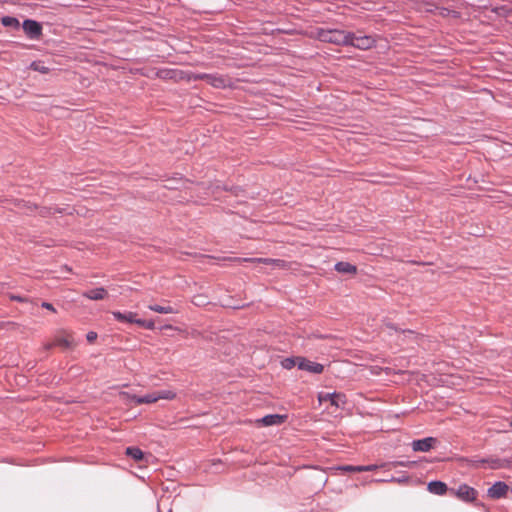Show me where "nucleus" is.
Returning <instances> with one entry per match:
<instances>
[{
  "label": "nucleus",
  "mask_w": 512,
  "mask_h": 512,
  "mask_svg": "<svg viewBox=\"0 0 512 512\" xmlns=\"http://www.w3.org/2000/svg\"><path fill=\"white\" fill-rule=\"evenodd\" d=\"M121 396L126 398L130 403L140 405V404H152L161 399L173 400L176 398V393L172 390H161V391L148 393L144 396H137V395H131L129 393L124 392L121 394Z\"/></svg>",
  "instance_id": "1"
},
{
  "label": "nucleus",
  "mask_w": 512,
  "mask_h": 512,
  "mask_svg": "<svg viewBox=\"0 0 512 512\" xmlns=\"http://www.w3.org/2000/svg\"><path fill=\"white\" fill-rule=\"evenodd\" d=\"M190 80H205L208 84L215 88H225L231 84L230 78L219 74H191V77L188 78V81Z\"/></svg>",
  "instance_id": "2"
},
{
  "label": "nucleus",
  "mask_w": 512,
  "mask_h": 512,
  "mask_svg": "<svg viewBox=\"0 0 512 512\" xmlns=\"http://www.w3.org/2000/svg\"><path fill=\"white\" fill-rule=\"evenodd\" d=\"M352 39V32H345L342 30L328 31L324 36L323 40L337 44V45H349Z\"/></svg>",
  "instance_id": "3"
},
{
  "label": "nucleus",
  "mask_w": 512,
  "mask_h": 512,
  "mask_svg": "<svg viewBox=\"0 0 512 512\" xmlns=\"http://www.w3.org/2000/svg\"><path fill=\"white\" fill-rule=\"evenodd\" d=\"M156 76L158 78L164 79V80L180 81V80H188V78L191 77V74L186 73L179 69L164 68V69L157 70Z\"/></svg>",
  "instance_id": "4"
},
{
  "label": "nucleus",
  "mask_w": 512,
  "mask_h": 512,
  "mask_svg": "<svg viewBox=\"0 0 512 512\" xmlns=\"http://www.w3.org/2000/svg\"><path fill=\"white\" fill-rule=\"evenodd\" d=\"M449 492L465 502H472L477 497V491L466 484L460 485L457 489L451 488Z\"/></svg>",
  "instance_id": "5"
},
{
  "label": "nucleus",
  "mask_w": 512,
  "mask_h": 512,
  "mask_svg": "<svg viewBox=\"0 0 512 512\" xmlns=\"http://www.w3.org/2000/svg\"><path fill=\"white\" fill-rule=\"evenodd\" d=\"M318 400L320 403L329 401L336 408H344L347 403L346 396L342 393H319Z\"/></svg>",
  "instance_id": "6"
},
{
  "label": "nucleus",
  "mask_w": 512,
  "mask_h": 512,
  "mask_svg": "<svg viewBox=\"0 0 512 512\" xmlns=\"http://www.w3.org/2000/svg\"><path fill=\"white\" fill-rule=\"evenodd\" d=\"M375 42V39L370 35H357L352 33V39L349 42V45L358 49L366 50L373 47Z\"/></svg>",
  "instance_id": "7"
},
{
  "label": "nucleus",
  "mask_w": 512,
  "mask_h": 512,
  "mask_svg": "<svg viewBox=\"0 0 512 512\" xmlns=\"http://www.w3.org/2000/svg\"><path fill=\"white\" fill-rule=\"evenodd\" d=\"M237 262H252V263H263L266 265H270L274 268H285L286 263L281 259H271V258H235Z\"/></svg>",
  "instance_id": "8"
},
{
  "label": "nucleus",
  "mask_w": 512,
  "mask_h": 512,
  "mask_svg": "<svg viewBox=\"0 0 512 512\" xmlns=\"http://www.w3.org/2000/svg\"><path fill=\"white\" fill-rule=\"evenodd\" d=\"M57 345L66 349H70L75 347L76 343L71 334L64 332L61 335H58L53 343H49L45 346L46 349H50L52 346Z\"/></svg>",
  "instance_id": "9"
},
{
  "label": "nucleus",
  "mask_w": 512,
  "mask_h": 512,
  "mask_svg": "<svg viewBox=\"0 0 512 512\" xmlns=\"http://www.w3.org/2000/svg\"><path fill=\"white\" fill-rule=\"evenodd\" d=\"M23 30L31 39H37L42 34V27L40 23L30 19H27L23 22Z\"/></svg>",
  "instance_id": "10"
},
{
  "label": "nucleus",
  "mask_w": 512,
  "mask_h": 512,
  "mask_svg": "<svg viewBox=\"0 0 512 512\" xmlns=\"http://www.w3.org/2000/svg\"><path fill=\"white\" fill-rule=\"evenodd\" d=\"M298 368L314 374H321L324 370V366L322 364L310 361L304 357H300Z\"/></svg>",
  "instance_id": "11"
},
{
  "label": "nucleus",
  "mask_w": 512,
  "mask_h": 512,
  "mask_svg": "<svg viewBox=\"0 0 512 512\" xmlns=\"http://www.w3.org/2000/svg\"><path fill=\"white\" fill-rule=\"evenodd\" d=\"M437 443V439L433 437H427L424 439L414 440L412 442V448L414 451L428 452Z\"/></svg>",
  "instance_id": "12"
},
{
  "label": "nucleus",
  "mask_w": 512,
  "mask_h": 512,
  "mask_svg": "<svg viewBox=\"0 0 512 512\" xmlns=\"http://www.w3.org/2000/svg\"><path fill=\"white\" fill-rule=\"evenodd\" d=\"M509 487L504 482H496L488 489V496L492 499H499L506 495Z\"/></svg>",
  "instance_id": "13"
},
{
  "label": "nucleus",
  "mask_w": 512,
  "mask_h": 512,
  "mask_svg": "<svg viewBox=\"0 0 512 512\" xmlns=\"http://www.w3.org/2000/svg\"><path fill=\"white\" fill-rule=\"evenodd\" d=\"M285 419H286V416H284V415L270 414V415L264 416L261 419H258L256 422L263 426H273V425L282 424L285 421Z\"/></svg>",
  "instance_id": "14"
},
{
  "label": "nucleus",
  "mask_w": 512,
  "mask_h": 512,
  "mask_svg": "<svg viewBox=\"0 0 512 512\" xmlns=\"http://www.w3.org/2000/svg\"><path fill=\"white\" fill-rule=\"evenodd\" d=\"M82 295H83V297L90 299V300H103V299L107 298L108 292L105 288L98 287V288L86 291Z\"/></svg>",
  "instance_id": "15"
},
{
  "label": "nucleus",
  "mask_w": 512,
  "mask_h": 512,
  "mask_svg": "<svg viewBox=\"0 0 512 512\" xmlns=\"http://www.w3.org/2000/svg\"><path fill=\"white\" fill-rule=\"evenodd\" d=\"M427 490L435 495H444L448 491V487L442 481H431L427 485Z\"/></svg>",
  "instance_id": "16"
},
{
  "label": "nucleus",
  "mask_w": 512,
  "mask_h": 512,
  "mask_svg": "<svg viewBox=\"0 0 512 512\" xmlns=\"http://www.w3.org/2000/svg\"><path fill=\"white\" fill-rule=\"evenodd\" d=\"M335 270L343 274H356L357 267L348 262L341 261L335 264Z\"/></svg>",
  "instance_id": "17"
},
{
  "label": "nucleus",
  "mask_w": 512,
  "mask_h": 512,
  "mask_svg": "<svg viewBox=\"0 0 512 512\" xmlns=\"http://www.w3.org/2000/svg\"><path fill=\"white\" fill-rule=\"evenodd\" d=\"M34 209H37L39 212V215L42 216V217H48L54 213H63L65 211V209H61V208H52V207H41V208H38L36 206H33ZM27 209L29 211H32V206L31 205H28L27 206Z\"/></svg>",
  "instance_id": "18"
},
{
  "label": "nucleus",
  "mask_w": 512,
  "mask_h": 512,
  "mask_svg": "<svg viewBox=\"0 0 512 512\" xmlns=\"http://www.w3.org/2000/svg\"><path fill=\"white\" fill-rule=\"evenodd\" d=\"M112 315L117 321L132 323L136 321V314L133 312L122 313L119 311L112 312Z\"/></svg>",
  "instance_id": "19"
},
{
  "label": "nucleus",
  "mask_w": 512,
  "mask_h": 512,
  "mask_svg": "<svg viewBox=\"0 0 512 512\" xmlns=\"http://www.w3.org/2000/svg\"><path fill=\"white\" fill-rule=\"evenodd\" d=\"M148 308L151 310V311H154V312H157V313H162V314H174V313H178L179 310L170 306V305H167V306H161V305H157V304H154V305H149Z\"/></svg>",
  "instance_id": "20"
},
{
  "label": "nucleus",
  "mask_w": 512,
  "mask_h": 512,
  "mask_svg": "<svg viewBox=\"0 0 512 512\" xmlns=\"http://www.w3.org/2000/svg\"><path fill=\"white\" fill-rule=\"evenodd\" d=\"M126 455L130 456L131 458H133L136 461L142 460L143 456H144L143 452L139 448H136V447H128L126 449Z\"/></svg>",
  "instance_id": "21"
},
{
  "label": "nucleus",
  "mask_w": 512,
  "mask_h": 512,
  "mask_svg": "<svg viewBox=\"0 0 512 512\" xmlns=\"http://www.w3.org/2000/svg\"><path fill=\"white\" fill-rule=\"evenodd\" d=\"M299 359L300 357L285 358L281 362L282 367L285 369H292L295 366L299 367Z\"/></svg>",
  "instance_id": "22"
},
{
  "label": "nucleus",
  "mask_w": 512,
  "mask_h": 512,
  "mask_svg": "<svg viewBox=\"0 0 512 512\" xmlns=\"http://www.w3.org/2000/svg\"><path fill=\"white\" fill-rule=\"evenodd\" d=\"M1 22L6 27L19 28V26H20L19 20L15 17H10V16L3 17Z\"/></svg>",
  "instance_id": "23"
},
{
  "label": "nucleus",
  "mask_w": 512,
  "mask_h": 512,
  "mask_svg": "<svg viewBox=\"0 0 512 512\" xmlns=\"http://www.w3.org/2000/svg\"><path fill=\"white\" fill-rule=\"evenodd\" d=\"M192 303L196 306H205L207 305L209 302H208V299H207V296L203 295V294H198V295H195L193 298H192Z\"/></svg>",
  "instance_id": "24"
},
{
  "label": "nucleus",
  "mask_w": 512,
  "mask_h": 512,
  "mask_svg": "<svg viewBox=\"0 0 512 512\" xmlns=\"http://www.w3.org/2000/svg\"><path fill=\"white\" fill-rule=\"evenodd\" d=\"M31 69H33L34 71H38L40 73H43V74H46L49 72V68L44 66L42 63L40 62H33L31 64Z\"/></svg>",
  "instance_id": "25"
},
{
  "label": "nucleus",
  "mask_w": 512,
  "mask_h": 512,
  "mask_svg": "<svg viewBox=\"0 0 512 512\" xmlns=\"http://www.w3.org/2000/svg\"><path fill=\"white\" fill-rule=\"evenodd\" d=\"M337 469L345 472H360V466L346 465L340 466Z\"/></svg>",
  "instance_id": "26"
},
{
  "label": "nucleus",
  "mask_w": 512,
  "mask_h": 512,
  "mask_svg": "<svg viewBox=\"0 0 512 512\" xmlns=\"http://www.w3.org/2000/svg\"><path fill=\"white\" fill-rule=\"evenodd\" d=\"M86 339L88 342L92 343L97 339V333L94 331H90L86 335Z\"/></svg>",
  "instance_id": "27"
},
{
  "label": "nucleus",
  "mask_w": 512,
  "mask_h": 512,
  "mask_svg": "<svg viewBox=\"0 0 512 512\" xmlns=\"http://www.w3.org/2000/svg\"><path fill=\"white\" fill-rule=\"evenodd\" d=\"M378 468L377 465H366V466H360V472H365V471H374Z\"/></svg>",
  "instance_id": "28"
},
{
  "label": "nucleus",
  "mask_w": 512,
  "mask_h": 512,
  "mask_svg": "<svg viewBox=\"0 0 512 512\" xmlns=\"http://www.w3.org/2000/svg\"><path fill=\"white\" fill-rule=\"evenodd\" d=\"M41 306H42L43 308H45V309H48V310L52 311V312H56V309L54 308V306H53L51 303L43 302V303L41 304Z\"/></svg>",
  "instance_id": "29"
},
{
  "label": "nucleus",
  "mask_w": 512,
  "mask_h": 512,
  "mask_svg": "<svg viewBox=\"0 0 512 512\" xmlns=\"http://www.w3.org/2000/svg\"><path fill=\"white\" fill-rule=\"evenodd\" d=\"M10 299L13 301L24 302L26 299L18 295H10Z\"/></svg>",
  "instance_id": "30"
},
{
  "label": "nucleus",
  "mask_w": 512,
  "mask_h": 512,
  "mask_svg": "<svg viewBox=\"0 0 512 512\" xmlns=\"http://www.w3.org/2000/svg\"><path fill=\"white\" fill-rule=\"evenodd\" d=\"M154 327L155 326H154V322L153 321H151V320L150 321H147V320L145 321L144 328L152 330V329H154Z\"/></svg>",
  "instance_id": "31"
},
{
  "label": "nucleus",
  "mask_w": 512,
  "mask_h": 512,
  "mask_svg": "<svg viewBox=\"0 0 512 512\" xmlns=\"http://www.w3.org/2000/svg\"><path fill=\"white\" fill-rule=\"evenodd\" d=\"M145 321H146V320H143V319H137V318H136V321H133L132 323H135V324H137V325H139V326H141V327H144Z\"/></svg>",
  "instance_id": "32"
},
{
  "label": "nucleus",
  "mask_w": 512,
  "mask_h": 512,
  "mask_svg": "<svg viewBox=\"0 0 512 512\" xmlns=\"http://www.w3.org/2000/svg\"><path fill=\"white\" fill-rule=\"evenodd\" d=\"M397 465H400V466H407L406 463L404 462H396V463H393V466L396 467Z\"/></svg>",
  "instance_id": "33"
},
{
  "label": "nucleus",
  "mask_w": 512,
  "mask_h": 512,
  "mask_svg": "<svg viewBox=\"0 0 512 512\" xmlns=\"http://www.w3.org/2000/svg\"><path fill=\"white\" fill-rule=\"evenodd\" d=\"M165 328L172 329V326L171 325H167V326H165Z\"/></svg>",
  "instance_id": "34"
},
{
  "label": "nucleus",
  "mask_w": 512,
  "mask_h": 512,
  "mask_svg": "<svg viewBox=\"0 0 512 512\" xmlns=\"http://www.w3.org/2000/svg\"><path fill=\"white\" fill-rule=\"evenodd\" d=\"M67 271H71V269L67 266L64 267Z\"/></svg>",
  "instance_id": "35"
}]
</instances>
